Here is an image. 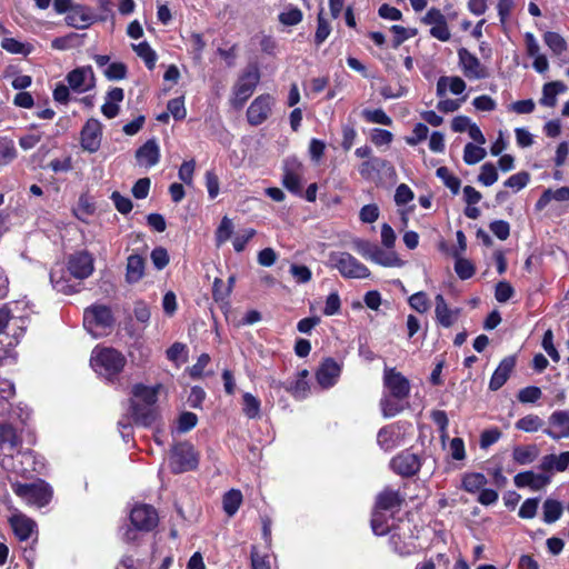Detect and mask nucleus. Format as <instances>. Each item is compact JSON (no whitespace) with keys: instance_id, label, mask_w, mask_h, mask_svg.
<instances>
[{"instance_id":"13","label":"nucleus","mask_w":569,"mask_h":569,"mask_svg":"<svg viewBox=\"0 0 569 569\" xmlns=\"http://www.w3.org/2000/svg\"><path fill=\"white\" fill-rule=\"evenodd\" d=\"M383 382L390 396L398 400L407 398L410 392L408 379L393 368L385 370Z\"/></svg>"},{"instance_id":"26","label":"nucleus","mask_w":569,"mask_h":569,"mask_svg":"<svg viewBox=\"0 0 569 569\" xmlns=\"http://www.w3.org/2000/svg\"><path fill=\"white\" fill-rule=\"evenodd\" d=\"M385 169L393 170L387 160H385L382 158L373 157V158H370V159L363 161L359 166L358 171L363 179L372 180L376 176H378Z\"/></svg>"},{"instance_id":"31","label":"nucleus","mask_w":569,"mask_h":569,"mask_svg":"<svg viewBox=\"0 0 569 569\" xmlns=\"http://www.w3.org/2000/svg\"><path fill=\"white\" fill-rule=\"evenodd\" d=\"M370 261L380 264L382 267H402L405 261L399 258L396 251L391 249H382L379 246L376 247Z\"/></svg>"},{"instance_id":"45","label":"nucleus","mask_w":569,"mask_h":569,"mask_svg":"<svg viewBox=\"0 0 569 569\" xmlns=\"http://www.w3.org/2000/svg\"><path fill=\"white\" fill-rule=\"evenodd\" d=\"M543 426V420L537 415H527L516 422V428L525 432H536Z\"/></svg>"},{"instance_id":"46","label":"nucleus","mask_w":569,"mask_h":569,"mask_svg":"<svg viewBox=\"0 0 569 569\" xmlns=\"http://www.w3.org/2000/svg\"><path fill=\"white\" fill-rule=\"evenodd\" d=\"M487 156L486 150L479 144L476 146L471 142L465 146L463 161L467 164H476L480 162Z\"/></svg>"},{"instance_id":"38","label":"nucleus","mask_w":569,"mask_h":569,"mask_svg":"<svg viewBox=\"0 0 569 569\" xmlns=\"http://www.w3.org/2000/svg\"><path fill=\"white\" fill-rule=\"evenodd\" d=\"M132 49L137 53V56L144 61L149 70H152L154 68L157 61V53L147 41L140 42L138 44H132Z\"/></svg>"},{"instance_id":"2","label":"nucleus","mask_w":569,"mask_h":569,"mask_svg":"<svg viewBox=\"0 0 569 569\" xmlns=\"http://www.w3.org/2000/svg\"><path fill=\"white\" fill-rule=\"evenodd\" d=\"M111 309L103 305H93L84 310L83 326L93 337L99 338L107 335L113 326Z\"/></svg>"},{"instance_id":"27","label":"nucleus","mask_w":569,"mask_h":569,"mask_svg":"<svg viewBox=\"0 0 569 569\" xmlns=\"http://www.w3.org/2000/svg\"><path fill=\"white\" fill-rule=\"evenodd\" d=\"M569 467V451L560 455H546L540 462V469L545 472H563Z\"/></svg>"},{"instance_id":"64","label":"nucleus","mask_w":569,"mask_h":569,"mask_svg":"<svg viewBox=\"0 0 569 569\" xmlns=\"http://www.w3.org/2000/svg\"><path fill=\"white\" fill-rule=\"evenodd\" d=\"M151 261L156 269L162 270L169 263V253L163 247H157L151 251Z\"/></svg>"},{"instance_id":"22","label":"nucleus","mask_w":569,"mask_h":569,"mask_svg":"<svg viewBox=\"0 0 569 569\" xmlns=\"http://www.w3.org/2000/svg\"><path fill=\"white\" fill-rule=\"evenodd\" d=\"M136 159L139 166L151 168L159 162L160 149L154 139H149L136 151Z\"/></svg>"},{"instance_id":"44","label":"nucleus","mask_w":569,"mask_h":569,"mask_svg":"<svg viewBox=\"0 0 569 569\" xmlns=\"http://www.w3.org/2000/svg\"><path fill=\"white\" fill-rule=\"evenodd\" d=\"M486 483V477L478 472L468 473L462 478V488L470 493L479 491Z\"/></svg>"},{"instance_id":"63","label":"nucleus","mask_w":569,"mask_h":569,"mask_svg":"<svg viewBox=\"0 0 569 569\" xmlns=\"http://www.w3.org/2000/svg\"><path fill=\"white\" fill-rule=\"evenodd\" d=\"M302 20V12L299 8H290L279 14V21L284 26H296Z\"/></svg>"},{"instance_id":"3","label":"nucleus","mask_w":569,"mask_h":569,"mask_svg":"<svg viewBox=\"0 0 569 569\" xmlns=\"http://www.w3.org/2000/svg\"><path fill=\"white\" fill-rule=\"evenodd\" d=\"M329 262L346 279H367L370 277V270L349 252H331Z\"/></svg>"},{"instance_id":"50","label":"nucleus","mask_w":569,"mask_h":569,"mask_svg":"<svg viewBox=\"0 0 569 569\" xmlns=\"http://www.w3.org/2000/svg\"><path fill=\"white\" fill-rule=\"evenodd\" d=\"M380 407L385 418L395 417L403 409L399 400L391 396H385L380 401Z\"/></svg>"},{"instance_id":"35","label":"nucleus","mask_w":569,"mask_h":569,"mask_svg":"<svg viewBox=\"0 0 569 569\" xmlns=\"http://www.w3.org/2000/svg\"><path fill=\"white\" fill-rule=\"evenodd\" d=\"M1 48L11 54L28 56L32 52L33 46L28 42H21L14 38H3L0 43Z\"/></svg>"},{"instance_id":"24","label":"nucleus","mask_w":569,"mask_h":569,"mask_svg":"<svg viewBox=\"0 0 569 569\" xmlns=\"http://www.w3.org/2000/svg\"><path fill=\"white\" fill-rule=\"evenodd\" d=\"M130 410L133 421L140 426L149 427L157 419V411L154 407L142 405L137 400H131Z\"/></svg>"},{"instance_id":"56","label":"nucleus","mask_w":569,"mask_h":569,"mask_svg":"<svg viewBox=\"0 0 569 569\" xmlns=\"http://www.w3.org/2000/svg\"><path fill=\"white\" fill-rule=\"evenodd\" d=\"M529 180H530L529 173L526 171H521V172L510 176L505 181V187L513 189L515 191H519L528 184Z\"/></svg>"},{"instance_id":"23","label":"nucleus","mask_w":569,"mask_h":569,"mask_svg":"<svg viewBox=\"0 0 569 569\" xmlns=\"http://www.w3.org/2000/svg\"><path fill=\"white\" fill-rule=\"evenodd\" d=\"M513 481L518 488L529 487L531 490L537 491L550 482V476L525 471L516 475Z\"/></svg>"},{"instance_id":"62","label":"nucleus","mask_w":569,"mask_h":569,"mask_svg":"<svg viewBox=\"0 0 569 569\" xmlns=\"http://www.w3.org/2000/svg\"><path fill=\"white\" fill-rule=\"evenodd\" d=\"M371 528L375 535L383 536L388 532L389 526L387 523L386 517L378 510H375L371 519Z\"/></svg>"},{"instance_id":"25","label":"nucleus","mask_w":569,"mask_h":569,"mask_svg":"<svg viewBox=\"0 0 569 569\" xmlns=\"http://www.w3.org/2000/svg\"><path fill=\"white\" fill-rule=\"evenodd\" d=\"M10 525L20 541L28 540L37 528V523L22 513L13 515L10 518Z\"/></svg>"},{"instance_id":"18","label":"nucleus","mask_w":569,"mask_h":569,"mask_svg":"<svg viewBox=\"0 0 569 569\" xmlns=\"http://www.w3.org/2000/svg\"><path fill=\"white\" fill-rule=\"evenodd\" d=\"M340 373L341 366L335 359L327 358L317 370L316 378L322 388L328 389L336 385Z\"/></svg>"},{"instance_id":"6","label":"nucleus","mask_w":569,"mask_h":569,"mask_svg":"<svg viewBox=\"0 0 569 569\" xmlns=\"http://www.w3.org/2000/svg\"><path fill=\"white\" fill-rule=\"evenodd\" d=\"M259 81V69L256 66L248 67L233 87L232 106L237 109L242 108L246 101L252 96Z\"/></svg>"},{"instance_id":"47","label":"nucleus","mask_w":569,"mask_h":569,"mask_svg":"<svg viewBox=\"0 0 569 569\" xmlns=\"http://www.w3.org/2000/svg\"><path fill=\"white\" fill-rule=\"evenodd\" d=\"M50 281L58 292H62L64 295H71L77 292L76 287L73 284H70L69 280L64 279L62 272L59 273L57 271H51Z\"/></svg>"},{"instance_id":"40","label":"nucleus","mask_w":569,"mask_h":569,"mask_svg":"<svg viewBox=\"0 0 569 569\" xmlns=\"http://www.w3.org/2000/svg\"><path fill=\"white\" fill-rule=\"evenodd\" d=\"M260 400L250 392H246L242 396V411L249 419H256L260 417Z\"/></svg>"},{"instance_id":"39","label":"nucleus","mask_w":569,"mask_h":569,"mask_svg":"<svg viewBox=\"0 0 569 569\" xmlns=\"http://www.w3.org/2000/svg\"><path fill=\"white\" fill-rule=\"evenodd\" d=\"M17 158V149L12 139L0 137V167L7 166Z\"/></svg>"},{"instance_id":"20","label":"nucleus","mask_w":569,"mask_h":569,"mask_svg":"<svg viewBox=\"0 0 569 569\" xmlns=\"http://www.w3.org/2000/svg\"><path fill=\"white\" fill-rule=\"evenodd\" d=\"M435 303V315L437 322L445 328H450L458 320L460 309L450 308L447 305L445 297L440 293L436 296Z\"/></svg>"},{"instance_id":"51","label":"nucleus","mask_w":569,"mask_h":569,"mask_svg":"<svg viewBox=\"0 0 569 569\" xmlns=\"http://www.w3.org/2000/svg\"><path fill=\"white\" fill-rule=\"evenodd\" d=\"M498 177L499 176L496 167L490 162H486L481 166L478 181L483 186L489 187L497 182Z\"/></svg>"},{"instance_id":"8","label":"nucleus","mask_w":569,"mask_h":569,"mask_svg":"<svg viewBox=\"0 0 569 569\" xmlns=\"http://www.w3.org/2000/svg\"><path fill=\"white\" fill-rule=\"evenodd\" d=\"M303 166L296 157H288L283 161V187L293 194L302 193Z\"/></svg>"},{"instance_id":"37","label":"nucleus","mask_w":569,"mask_h":569,"mask_svg":"<svg viewBox=\"0 0 569 569\" xmlns=\"http://www.w3.org/2000/svg\"><path fill=\"white\" fill-rule=\"evenodd\" d=\"M242 502V493L238 489H231L224 493L222 499L223 510L229 516L232 517L237 513L240 505Z\"/></svg>"},{"instance_id":"41","label":"nucleus","mask_w":569,"mask_h":569,"mask_svg":"<svg viewBox=\"0 0 569 569\" xmlns=\"http://www.w3.org/2000/svg\"><path fill=\"white\" fill-rule=\"evenodd\" d=\"M436 174H437V177L439 179L442 180L443 184L448 189H450V191L453 194H458L459 193V190H460V187H461V181H460L459 178L453 176L447 167H439L437 169V171H436Z\"/></svg>"},{"instance_id":"54","label":"nucleus","mask_w":569,"mask_h":569,"mask_svg":"<svg viewBox=\"0 0 569 569\" xmlns=\"http://www.w3.org/2000/svg\"><path fill=\"white\" fill-rule=\"evenodd\" d=\"M409 306L419 313H425L430 307L428 296L423 291H418L409 297Z\"/></svg>"},{"instance_id":"11","label":"nucleus","mask_w":569,"mask_h":569,"mask_svg":"<svg viewBox=\"0 0 569 569\" xmlns=\"http://www.w3.org/2000/svg\"><path fill=\"white\" fill-rule=\"evenodd\" d=\"M274 99L268 93L258 96L247 110V120L251 126L263 123L271 114Z\"/></svg>"},{"instance_id":"48","label":"nucleus","mask_w":569,"mask_h":569,"mask_svg":"<svg viewBox=\"0 0 569 569\" xmlns=\"http://www.w3.org/2000/svg\"><path fill=\"white\" fill-rule=\"evenodd\" d=\"M455 271L461 280H468L475 274L476 268L470 260L456 256Z\"/></svg>"},{"instance_id":"61","label":"nucleus","mask_w":569,"mask_h":569,"mask_svg":"<svg viewBox=\"0 0 569 569\" xmlns=\"http://www.w3.org/2000/svg\"><path fill=\"white\" fill-rule=\"evenodd\" d=\"M515 290L507 281H500L496 286L495 298L498 302L505 303L512 298Z\"/></svg>"},{"instance_id":"17","label":"nucleus","mask_w":569,"mask_h":569,"mask_svg":"<svg viewBox=\"0 0 569 569\" xmlns=\"http://www.w3.org/2000/svg\"><path fill=\"white\" fill-rule=\"evenodd\" d=\"M69 87L77 92H86L94 84V74L90 66L76 68L67 74Z\"/></svg>"},{"instance_id":"32","label":"nucleus","mask_w":569,"mask_h":569,"mask_svg":"<svg viewBox=\"0 0 569 569\" xmlns=\"http://www.w3.org/2000/svg\"><path fill=\"white\" fill-rule=\"evenodd\" d=\"M567 86L562 81H551L543 84L542 97L539 102L543 107L552 108L557 104V96L563 93Z\"/></svg>"},{"instance_id":"16","label":"nucleus","mask_w":569,"mask_h":569,"mask_svg":"<svg viewBox=\"0 0 569 569\" xmlns=\"http://www.w3.org/2000/svg\"><path fill=\"white\" fill-rule=\"evenodd\" d=\"M458 57L463 74L468 79L478 80L487 77V70L480 60L466 48L458 50Z\"/></svg>"},{"instance_id":"52","label":"nucleus","mask_w":569,"mask_h":569,"mask_svg":"<svg viewBox=\"0 0 569 569\" xmlns=\"http://www.w3.org/2000/svg\"><path fill=\"white\" fill-rule=\"evenodd\" d=\"M363 118L371 123H378L383 126H391V118L382 109H365L362 111Z\"/></svg>"},{"instance_id":"14","label":"nucleus","mask_w":569,"mask_h":569,"mask_svg":"<svg viewBox=\"0 0 569 569\" xmlns=\"http://www.w3.org/2000/svg\"><path fill=\"white\" fill-rule=\"evenodd\" d=\"M102 138V124L97 119H89L81 130V147L93 153L99 150Z\"/></svg>"},{"instance_id":"57","label":"nucleus","mask_w":569,"mask_h":569,"mask_svg":"<svg viewBox=\"0 0 569 569\" xmlns=\"http://www.w3.org/2000/svg\"><path fill=\"white\" fill-rule=\"evenodd\" d=\"M331 28L329 22L323 17V11L321 10L318 14V26L315 34V41L317 44H321L330 34Z\"/></svg>"},{"instance_id":"33","label":"nucleus","mask_w":569,"mask_h":569,"mask_svg":"<svg viewBox=\"0 0 569 569\" xmlns=\"http://www.w3.org/2000/svg\"><path fill=\"white\" fill-rule=\"evenodd\" d=\"M466 89V82L459 77H440L437 82V96L442 97L447 90L453 94H460Z\"/></svg>"},{"instance_id":"59","label":"nucleus","mask_w":569,"mask_h":569,"mask_svg":"<svg viewBox=\"0 0 569 569\" xmlns=\"http://www.w3.org/2000/svg\"><path fill=\"white\" fill-rule=\"evenodd\" d=\"M197 422V415L193 412L186 411L179 416L177 429L179 432L184 433L194 428Z\"/></svg>"},{"instance_id":"21","label":"nucleus","mask_w":569,"mask_h":569,"mask_svg":"<svg viewBox=\"0 0 569 569\" xmlns=\"http://www.w3.org/2000/svg\"><path fill=\"white\" fill-rule=\"evenodd\" d=\"M516 366V356H508L503 358L497 369L495 370L489 381V389L492 391L499 390L510 377V373Z\"/></svg>"},{"instance_id":"4","label":"nucleus","mask_w":569,"mask_h":569,"mask_svg":"<svg viewBox=\"0 0 569 569\" xmlns=\"http://www.w3.org/2000/svg\"><path fill=\"white\" fill-rule=\"evenodd\" d=\"M11 488L23 501L39 508L48 505L52 498V490L43 480L31 483L13 482Z\"/></svg>"},{"instance_id":"43","label":"nucleus","mask_w":569,"mask_h":569,"mask_svg":"<svg viewBox=\"0 0 569 569\" xmlns=\"http://www.w3.org/2000/svg\"><path fill=\"white\" fill-rule=\"evenodd\" d=\"M543 41L555 54H561L567 50L566 40L557 32H546L543 34Z\"/></svg>"},{"instance_id":"60","label":"nucleus","mask_w":569,"mask_h":569,"mask_svg":"<svg viewBox=\"0 0 569 569\" xmlns=\"http://www.w3.org/2000/svg\"><path fill=\"white\" fill-rule=\"evenodd\" d=\"M167 109L176 120H182L187 116L183 98H174L168 101Z\"/></svg>"},{"instance_id":"19","label":"nucleus","mask_w":569,"mask_h":569,"mask_svg":"<svg viewBox=\"0 0 569 569\" xmlns=\"http://www.w3.org/2000/svg\"><path fill=\"white\" fill-rule=\"evenodd\" d=\"M96 20L97 17L92 10L82 4L73 6L66 17L67 24L76 29H87Z\"/></svg>"},{"instance_id":"55","label":"nucleus","mask_w":569,"mask_h":569,"mask_svg":"<svg viewBox=\"0 0 569 569\" xmlns=\"http://www.w3.org/2000/svg\"><path fill=\"white\" fill-rule=\"evenodd\" d=\"M233 223L231 219L228 217H223L217 231H216V242L217 246H221L224 243L232 234Z\"/></svg>"},{"instance_id":"58","label":"nucleus","mask_w":569,"mask_h":569,"mask_svg":"<svg viewBox=\"0 0 569 569\" xmlns=\"http://www.w3.org/2000/svg\"><path fill=\"white\" fill-rule=\"evenodd\" d=\"M542 396L541 389L535 386L522 388L518 392V400L522 403H535Z\"/></svg>"},{"instance_id":"36","label":"nucleus","mask_w":569,"mask_h":569,"mask_svg":"<svg viewBox=\"0 0 569 569\" xmlns=\"http://www.w3.org/2000/svg\"><path fill=\"white\" fill-rule=\"evenodd\" d=\"M14 395V385L10 380L0 378V416L9 412V401Z\"/></svg>"},{"instance_id":"42","label":"nucleus","mask_w":569,"mask_h":569,"mask_svg":"<svg viewBox=\"0 0 569 569\" xmlns=\"http://www.w3.org/2000/svg\"><path fill=\"white\" fill-rule=\"evenodd\" d=\"M562 515V505L553 499H547L543 502V521L547 523L556 522Z\"/></svg>"},{"instance_id":"34","label":"nucleus","mask_w":569,"mask_h":569,"mask_svg":"<svg viewBox=\"0 0 569 569\" xmlns=\"http://www.w3.org/2000/svg\"><path fill=\"white\" fill-rule=\"evenodd\" d=\"M398 438L395 426H386L379 430L377 442L382 450L390 451L399 445Z\"/></svg>"},{"instance_id":"49","label":"nucleus","mask_w":569,"mask_h":569,"mask_svg":"<svg viewBox=\"0 0 569 569\" xmlns=\"http://www.w3.org/2000/svg\"><path fill=\"white\" fill-rule=\"evenodd\" d=\"M513 460L519 465L531 463L537 457L536 447H516L512 452Z\"/></svg>"},{"instance_id":"1","label":"nucleus","mask_w":569,"mask_h":569,"mask_svg":"<svg viewBox=\"0 0 569 569\" xmlns=\"http://www.w3.org/2000/svg\"><path fill=\"white\" fill-rule=\"evenodd\" d=\"M90 365L99 376L111 381L123 370L126 358L113 348L96 347L91 353Z\"/></svg>"},{"instance_id":"28","label":"nucleus","mask_w":569,"mask_h":569,"mask_svg":"<svg viewBox=\"0 0 569 569\" xmlns=\"http://www.w3.org/2000/svg\"><path fill=\"white\" fill-rule=\"evenodd\" d=\"M161 388V385H156L153 387L144 386L142 383L134 385L132 388L133 400L146 406L154 407Z\"/></svg>"},{"instance_id":"10","label":"nucleus","mask_w":569,"mask_h":569,"mask_svg":"<svg viewBox=\"0 0 569 569\" xmlns=\"http://www.w3.org/2000/svg\"><path fill=\"white\" fill-rule=\"evenodd\" d=\"M159 521L157 510L150 505H137L130 512V522L140 531L153 530Z\"/></svg>"},{"instance_id":"9","label":"nucleus","mask_w":569,"mask_h":569,"mask_svg":"<svg viewBox=\"0 0 569 569\" xmlns=\"http://www.w3.org/2000/svg\"><path fill=\"white\" fill-rule=\"evenodd\" d=\"M421 466L422 457L409 450L398 453L390 461L391 469L396 473L407 478L415 476L420 470Z\"/></svg>"},{"instance_id":"12","label":"nucleus","mask_w":569,"mask_h":569,"mask_svg":"<svg viewBox=\"0 0 569 569\" xmlns=\"http://www.w3.org/2000/svg\"><path fill=\"white\" fill-rule=\"evenodd\" d=\"M68 270L76 279L89 278L94 270V259L88 251H78L69 257Z\"/></svg>"},{"instance_id":"7","label":"nucleus","mask_w":569,"mask_h":569,"mask_svg":"<svg viewBox=\"0 0 569 569\" xmlns=\"http://www.w3.org/2000/svg\"><path fill=\"white\" fill-rule=\"evenodd\" d=\"M20 445V439L11 425H0V465L4 469L11 468V459Z\"/></svg>"},{"instance_id":"5","label":"nucleus","mask_w":569,"mask_h":569,"mask_svg":"<svg viewBox=\"0 0 569 569\" xmlns=\"http://www.w3.org/2000/svg\"><path fill=\"white\" fill-rule=\"evenodd\" d=\"M199 456L189 442H180L172 447L169 466L173 473H182L198 467Z\"/></svg>"},{"instance_id":"30","label":"nucleus","mask_w":569,"mask_h":569,"mask_svg":"<svg viewBox=\"0 0 569 569\" xmlns=\"http://www.w3.org/2000/svg\"><path fill=\"white\" fill-rule=\"evenodd\" d=\"M146 261L139 254H130L127 259L126 280L136 283L144 276Z\"/></svg>"},{"instance_id":"29","label":"nucleus","mask_w":569,"mask_h":569,"mask_svg":"<svg viewBox=\"0 0 569 569\" xmlns=\"http://www.w3.org/2000/svg\"><path fill=\"white\" fill-rule=\"evenodd\" d=\"M402 502L403 498L398 491L386 489L377 497L376 510H398L401 507Z\"/></svg>"},{"instance_id":"15","label":"nucleus","mask_w":569,"mask_h":569,"mask_svg":"<svg viewBox=\"0 0 569 569\" xmlns=\"http://www.w3.org/2000/svg\"><path fill=\"white\" fill-rule=\"evenodd\" d=\"M549 428L543 429V433L553 440L569 438V411H553L548 419Z\"/></svg>"},{"instance_id":"53","label":"nucleus","mask_w":569,"mask_h":569,"mask_svg":"<svg viewBox=\"0 0 569 569\" xmlns=\"http://www.w3.org/2000/svg\"><path fill=\"white\" fill-rule=\"evenodd\" d=\"M127 66L122 62H112L103 69L104 77L110 81L122 80L127 77Z\"/></svg>"}]
</instances>
